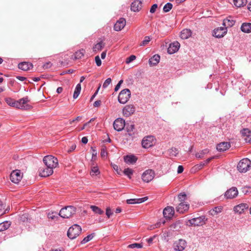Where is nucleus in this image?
Returning <instances> with one entry per match:
<instances>
[{
	"instance_id": "nucleus-50",
	"label": "nucleus",
	"mask_w": 251,
	"mask_h": 251,
	"mask_svg": "<svg viewBox=\"0 0 251 251\" xmlns=\"http://www.w3.org/2000/svg\"><path fill=\"white\" fill-rule=\"evenodd\" d=\"M16 101V100H14L13 99L10 98L6 99V103L11 106L15 107Z\"/></svg>"
},
{
	"instance_id": "nucleus-37",
	"label": "nucleus",
	"mask_w": 251,
	"mask_h": 251,
	"mask_svg": "<svg viewBox=\"0 0 251 251\" xmlns=\"http://www.w3.org/2000/svg\"><path fill=\"white\" fill-rule=\"evenodd\" d=\"M222 208L221 207H215L209 211V214L214 216L221 212Z\"/></svg>"
},
{
	"instance_id": "nucleus-12",
	"label": "nucleus",
	"mask_w": 251,
	"mask_h": 251,
	"mask_svg": "<svg viewBox=\"0 0 251 251\" xmlns=\"http://www.w3.org/2000/svg\"><path fill=\"white\" fill-rule=\"evenodd\" d=\"M227 32L226 27H220L213 30V35L216 38L223 37Z\"/></svg>"
},
{
	"instance_id": "nucleus-46",
	"label": "nucleus",
	"mask_w": 251,
	"mask_h": 251,
	"mask_svg": "<svg viewBox=\"0 0 251 251\" xmlns=\"http://www.w3.org/2000/svg\"><path fill=\"white\" fill-rule=\"evenodd\" d=\"M151 38L150 36H146L145 37L144 40L140 44V46H144L149 44V43L150 42Z\"/></svg>"
},
{
	"instance_id": "nucleus-45",
	"label": "nucleus",
	"mask_w": 251,
	"mask_h": 251,
	"mask_svg": "<svg viewBox=\"0 0 251 251\" xmlns=\"http://www.w3.org/2000/svg\"><path fill=\"white\" fill-rule=\"evenodd\" d=\"M173 7V5L171 3L168 2L163 7V10L164 12H169Z\"/></svg>"
},
{
	"instance_id": "nucleus-47",
	"label": "nucleus",
	"mask_w": 251,
	"mask_h": 251,
	"mask_svg": "<svg viewBox=\"0 0 251 251\" xmlns=\"http://www.w3.org/2000/svg\"><path fill=\"white\" fill-rule=\"evenodd\" d=\"M100 173L99 169L97 166L93 167L91 169V175L97 176Z\"/></svg>"
},
{
	"instance_id": "nucleus-58",
	"label": "nucleus",
	"mask_w": 251,
	"mask_h": 251,
	"mask_svg": "<svg viewBox=\"0 0 251 251\" xmlns=\"http://www.w3.org/2000/svg\"><path fill=\"white\" fill-rule=\"evenodd\" d=\"M123 80H121L119 81V82L118 83V84L116 85V86L115 87V89H114L115 91H117L119 89V88H120L121 85L123 83Z\"/></svg>"
},
{
	"instance_id": "nucleus-43",
	"label": "nucleus",
	"mask_w": 251,
	"mask_h": 251,
	"mask_svg": "<svg viewBox=\"0 0 251 251\" xmlns=\"http://www.w3.org/2000/svg\"><path fill=\"white\" fill-rule=\"evenodd\" d=\"M170 156H176L178 153V150L176 148H172L169 151Z\"/></svg>"
},
{
	"instance_id": "nucleus-7",
	"label": "nucleus",
	"mask_w": 251,
	"mask_h": 251,
	"mask_svg": "<svg viewBox=\"0 0 251 251\" xmlns=\"http://www.w3.org/2000/svg\"><path fill=\"white\" fill-rule=\"evenodd\" d=\"M204 220V216H200L197 218H193L188 220L187 225L189 226H201L205 224Z\"/></svg>"
},
{
	"instance_id": "nucleus-6",
	"label": "nucleus",
	"mask_w": 251,
	"mask_h": 251,
	"mask_svg": "<svg viewBox=\"0 0 251 251\" xmlns=\"http://www.w3.org/2000/svg\"><path fill=\"white\" fill-rule=\"evenodd\" d=\"M28 101L27 97L16 100L15 103V107L21 109H28L30 107V106L27 104Z\"/></svg>"
},
{
	"instance_id": "nucleus-64",
	"label": "nucleus",
	"mask_w": 251,
	"mask_h": 251,
	"mask_svg": "<svg viewBox=\"0 0 251 251\" xmlns=\"http://www.w3.org/2000/svg\"><path fill=\"white\" fill-rule=\"evenodd\" d=\"M81 142L83 144H86L88 142V139L86 137H83L81 139Z\"/></svg>"
},
{
	"instance_id": "nucleus-14",
	"label": "nucleus",
	"mask_w": 251,
	"mask_h": 251,
	"mask_svg": "<svg viewBox=\"0 0 251 251\" xmlns=\"http://www.w3.org/2000/svg\"><path fill=\"white\" fill-rule=\"evenodd\" d=\"M53 170L46 166V168L41 167L39 169V175L42 177H47L52 174Z\"/></svg>"
},
{
	"instance_id": "nucleus-55",
	"label": "nucleus",
	"mask_w": 251,
	"mask_h": 251,
	"mask_svg": "<svg viewBox=\"0 0 251 251\" xmlns=\"http://www.w3.org/2000/svg\"><path fill=\"white\" fill-rule=\"evenodd\" d=\"M112 214L113 212H112L111 209L109 207H107L106 209V215L107 218H109Z\"/></svg>"
},
{
	"instance_id": "nucleus-23",
	"label": "nucleus",
	"mask_w": 251,
	"mask_h": 251,
	"mask_svg": "<svg viewBox=\"0 0 251 251\" xmlns=\"http://www.w3.org/2000/svg\"><path fill=\"white\" fill-rule=\"evenodd\" d=\"M230 147V144L229 142H222L217 146V149L219 151H225Z\"/></svg>"
},
{
	"instance_id": "nucleus-48",
	"label": "nucleus",
	"mask_w": 251,
	"mask_h": 251,
	"mask_svg": "<svg viewBox=\"0 0 251 251\" xmlns=\"http://www.w3.org/2000/svg\"><path fill=\"white\" fill-rule=\"evenodd\" d=\"M58 214L55 212H49L48 214V217L51 220H54L58 217Z\"/></svg>"
},
{
	"instance_id": "nucleus-30",
	"label": "nucleus",
	"mask_w": 251,
	"mask_h": 251,
	"mask_svg": "<svg viewBox=\"0 0 251 251\" xmlns=\"http://www.w3.org/2000/svg\"><path fill=\"white\" fill-rule=\"evenodd\" d=\"M160 56L158 54H155L151 57L149 61V64L151 66L156 65L159 62Z\"/></svg>"
},
{
	"instance_id": "nucleus-8",
	"label": "nucleus",
	"mask_w": 251,
	"mask_h": 251,
	"mask_svg": "<svg viewBox=\"0 0 251 251\" xmlns=\"http://www.w3.org/2000/svg\"><path fill=\"white\" fill-rule=\"evenodd\" d=\"M155 138L153 136H148L145 137L142 141V145L144 148L148 149L152 146L154 144Z\"/></svg>"
},
{
	"instance_id": "nucleus-44",
	"label": "nucleus",
	"mask_w": 251,
	"mask_h": 251,
	"mask_svg": "<svg viewBox=\"0 0 251 251\" xmlns=\"http://www.w3.org/2000/svg\"><path fill=\"white\" fill-rule=\"evenodd\" d=\"M133 170L130 168H126L124 171V174L127 176L129 178H131V176L133 174Z\"/></svg>"
},
{
	"instance_id": "nucleus-15",
	"label": "nucleus",
	"mask_w": 251,
	"mask_h": 251,
	"mask_svg": "<svg viewBox=\"0 0 251 251\" xmlns=\"http://www.w3.org/2000/svg\"><path fill=\"white\" fill-rule=\"evenodd\" d=\"M180 48V44L177 41L174 42L170 44L168 48V53L172 54L178 51Z\"/></svg>"
},
{
	"instance_id": "nucleus-35",
	"label": "nucleus",
	"mask_w": 251,
	"mask_h": 251,
	"mask_svg": "<svg viewBox=\"0 0 251 251\" xmlns=\"http://www.w3.org/2000/svg\"><path fill=\"white\" fill-rule=\"evenodd\" d=\"M126 131L128 133V134L132 136L134 134V125L133 124L127 125L126 127Z\"/></svg>"
},
{
	"instance_id": "nucleus-13",
	"label": "nucleus",
	"mask_w": 251,
	"mask_h": 251,
	"mask_svg": "<svg viewBox=\"0 0 251 251\" xmlns=\"http://www.w3.org/2000/svg\"><path fill=\"white\" fill-rule=\"evenodd\" d=\"M238 194V191L236 187H233L227 190L225 194L227 199H233L236 197Z\"/></svg>"
},
{
	"instance_id": "nucleus-60",
	"label": "nucleus",
	"mask_w": 251,
	"mask_h": 251,
	"mask_svg": "<svg viewBox=\"0 0 251 251\" xmlns=\"http://www.w3.org/2000/svg\"><path fill=\"white\" fill-rule=\"evenodd\" d=\"M51 66V64L50 62H47L46 64H45L43 66V68L44 69H48L50 68Z\"/></svg>"
},
{
	"instance_id": "nucleus-3",
	"label": "nucleus",
	"mask_w": 251,
	"mask_h": 251,
	"mask_svg": "<svg viewBox=\"0 0 251 251\" xmlns=\"http://www.w3.org/2000/svg\"><path fill=\"white\" fill-rule=\"evenodd\" d=\"M81 232L80 226L75 224L69 228L67 231V236L70 239H74L80 234Z\"/></svg>"
},
{
	"instance_id": "nucleus-9",
	"label": "nucleus",
	"mask_w": 251,
	"mask_h": 251,
	"mask_svg": "<svg viewBox=\"0 0 251 251\" xmlns=\"http://www.w3.org/2000/svg\"><path fill=\"white\" fill-rule=\"evenodd\" d=\"M23 175L19 170L13 171L10 175V180L14 183L18 184L22 179Z\"/></svg>"
},
{
	"instance_id": "nucleus-5",
	"label": "nucleus",
	"mask_w": 251,
	"mask_h": 251,
	"mask_svg": "<svg viewBox=\"0 0 251 251\" xmlns=\"http://www.w3.org/2000/svg\"><path fill=\"white\" fill-rule=\"evenodd\" d=\"M131 95L130 91L128 89L122 90L119 94L118 100L120 103L125 104L129 100Z\"/></svg>"
},
{
	"instance_id": "nucleus-17",
	"label": "nucleus",
	"mask_w": 251,
	"mask_h": 251,
	"mask_svg": "<svg viewBox=\"0 0 251 251\" xmlns=\"http://www.w3.org/2000/svg\"><path fill=\"white\" fill-rule=\"evenodd\" d=\"M135 110V108L133 105H127L123 109V113L125 116L128 117L133 114Z\"/></svg>"
},
{
	"instance_id": "nucleus-11",
	"label": "nucleus",
	"mask_w": 251,
	"mask_h": 251,
	"mask_svg": "<svg viewBox=\"0 0 251 251\" xmlns=\"http://www.w3.org/2000/svg\"><path fill=\"white\" fill-rule=\"evenodd\" d=\"M154 177V173L152 170H147L145 171L142 176V178L144 182H149L151 181Z\"/></svg>"
},
{
	"instance_id": "nucleus-16",
	"label": "nucleus",
	"mask_w": 251,
	"mask_h": 251,
	"mask_svg": "<svg viewBox=\"0 0 251 251\" xmlns=\"http://www.w3.org/2000/svg\"><path fill=\"white\" fill-rule=\"evenodd\" d=\"M175 213V210L172 206H167L163 210V214L164 217L166 219H171L173 217Z\"/></svg>"
},
{
	"instance_id": "nucleus-57",
	"label": "nucleus",
	"mask_w": 251,
	"mask_h": 251,
	"mask_svg": "<svg viewBox=\"0 0 251 251\" xmlns=\"http://www.w3.org/2000/svg\"><path fill=\"white\" fill-rule=\"evenodd\" d=\"M157 7V5L156 4H153V5L151 6V9H150V12H151V13H154V12H155V11H156V9Z\"/></svg>"
},
{
	"instance_id": "nucleus-40",
	"label": "nucleus",
	"mask_w": 251,
	"mask_h": 251,
	"mask_svg": "<svg viewBox=\"0 0 251 251\" xmlns=\"http://www.w3.org/2000/svg\"><path fill=\"white\" fill-rule=\"evenodd\" d=\"M209 152L208 149L203 150L196 154V157L198 158H202L204 155L207 154Z\"/></svg>"
},
{
	"instance_id": "nucleus-49",
	"label": "nucleus",
	"mask_w": 251,
	"mask_h": 251,
	"mask_svg": "<svg viewBox=\"0 0 251 251\" xmlns=\"http://www.w3.org/2000/svg\"><path fill=\"white\" fill-rule=\"evenodd\" d=\"M143 246L141 244L139 243H134L130 244L128 246V248L130 249H134V248H141Z\"/></svg>"
},
{
	"instance_id": "nucleus-33",
	"label": "nucleus",
	"mask_w": 251,
	"mask_h": 251,
	"mask_svg": "<svg viewBox=\"0 0 251 251\" xmlns=\"http://www.w3.org/2000/svg\"><path fill=\"white\" fill-rule=\"evenodd\" d=\"M85 53V50L84 49H81L76 51L72 58L75 60L80 59L84 56Z\"/></svg>"
},
{
	"instance_id": "nucleus-21",
	"label": "nucleus",
	"mask_w": 251,
	"mask_h": 251,
	"mask_svg": "<svg viewBox=\"0 0 251 251\" xmlns=\"http://www.w3.org/2000/svg\"><path fill=\"white\" fill-rule=\"evenodd\" d=\"M186 246V242L184 240L180 239L175 246V251H183Z\"/></svg>"
},
{
	"instance_id": "nucleus-18",
	"label": "nucleus",
	"mask_w": 251,
	"mask_h": 251,
	"mask_svg": "<svg viewBox=\"0 0 251 251\" xmlns=\"http://www.w3.org/2000/svg\"><path fill=\"white\" fill-rule=\"evenodd\" d=\"M126 21L124 18H120L114 25V29L115 30L121 31L126 25Z\"/></svg>"
},
{
	"instance_id": "nucleus-36",
	"label": "nucleus",
	"mask_w": 251,
	"mask_h": 251,
	"mask_svg": "<svg viewBox=\"0 0 251 251\" xmlns=\"http://www.w3.org/2000/svg\"><path fill=\"white\" fill-rule=\"evenodd\" d=\"M10 226V223L8 221H5L0 223V231H2L8 229Z\"/></svg>"
},
{
	"instance_id": "nucleus-59",
	"label": "nucleus",
	"mask_w": 251,
	"mask_h": 251,
	"mask_svg": "<svg viewBox=\"0 0 251 251\" xmlns=\"http://www.w3.org/2000/svg\"><path fill=\"white\" fill-rule=\"evenodd\" d=\"M183 170H184V168L182 166H181V165L178 166V167L177 168V173L180 174V173H182L183 171Z\"/></svg>"
},
{
	"instance_id": "nucleus-25",
	"label": "nucleus",
	"mask_w": 251,
	"mask_h": 251,
	"mask_svg": "<svg viewBox=\"0 0 251 251\" xmlns=\"http://www.w3.org/2000/svg\"><path fill=\"white\" fill-rule=\"evenodd\" d=\"M18 67L20 69L23 71H28L33 67V65L30 63L24 62L19 63L18 64Z\"/></svg>"
},
{
	"instance_id": "nucleus-32",
	"label": "nucleus",
	"mask_w": 251,
	"mask_h": 251,
	"mask_svg": "<svg viewBox=\"0 0 251 251\" xmlns=\"http://www.w3.org/2000/svg\"><path fill=\"white\" fill-rule=\"evenodd\" d=\"M241 30L245 33H250L251 32V23H243L241 26Z\"/></svg>"
},
{
	"instance_id": "nucleus-56",
	"label": "nucleus",
	"mask_w": 251,
	"mask_h": 251,
	"mask_svg": "<svg viewBox=\"0 0 251 251\" xmlns=\"http://www.w3.org/2000/svg\"><path fill=\"white\" fill-rule=\"evenodd\" d=\"M107 152L106 148H102L101 150L100 155L102 157H105L106 156Z\"/></svg>"
},
{
	"instance_id": "nucleus-38",
	"label": "nucleus",
	"mask_w": 251,
	"mask_h": 251,
	"mask_svg": "<svg viewBox=\"0 0 251 251\" xmlns=\"http://www.w3.org/2000/svg\"><path fill=\"white\" fill-rule=\"evenodd\" d=\"M247 2V0H233L234 4L237 7L246 5Z\"/></svg>"
},
{
	"instance_id": "nucleus-53",
	"label": "nucleus",
	"mask_w": 251,
	"mask_h": 251,
	"mask_svg": "<svg viewBox=\"0 0 251 251\" xmlns=\"http://www.w3.org/2000/svg\"><path fill=\"white\" fill-rule=\"evenodd\" d=\"M111 79L110 78H107L103 84V87L105 88L111 83Z\"/></svg>"
},
{
	"instance_id": "nucleus-19",
	"label": "nucleus",
	"mask_w": 251,
	"mask_h": 251,
	"mask_svg": "<svg viewBox=\"0 0 251 251\" xmlns=\"http://www.w3.org/2000/svg\"><path fill=\"white\" fill-rule=\"evenodd\" d=\"M189 208V204L185 202H181L176 207L177 212L182 213L187 211Z\"/></svg>"
},
{
	"instance_id": "nucleus-34",
	"label": "nucleus",
	"mask_w": 251,
	"mask_h": 251,
	"mask_svg": "<svg viewBox=\"0 0 251 251\" xmlns=\"http://www.w3.org/2000/svg\"><path fill=\"white\" fill-rule=\"evenodd\" d=\"M104 46V43L103 41H101L94 46L93 48V51L94 52L100 51L103 48Z\"/></svg>"
},
{
	"instance_id": "nucleus-52",
	"label": "nucleus",
	"mask_w": 251,
	"mask_h": 251,
	"mask_svg": "<svg viewBox=\"0 0 251 251\" xmlns=\"http://www.w3.org/2000/svg\"><path fill=\"white\" fill-rule=\"evenodd\" d=\"M136 59V56L134 55H130L129 57L127 58L126 61V64H129Z\"/></svg>"
},
{
	"instance_id": "nucleus-24",
	"label": "nucleus",
	"mask_w": 251,
	"mask_h": 251,
	"mask_svg": "<svg viewBox=\"0 0 251 251\" xmlns=\"http://www.w3.org/2000/svg\"><path fill=\"white\" fill-rule=\"evenodd\" d=\"M248 208V205L246 203H241L239 205L235 206L234 207V211L238 213L239 214H242L243 213L244 210Z\"/></svg>"
},
{
	"instance_id": "nucleus-51",
	"label": "nucleus",
	"mask_w": 251,
	"mask_h": 251,
	"mask_svg": "<svg viewBox=\"0 0 251 251\" xmlns=\"http://www.w3.org/2000/svg\"><path fill=\"white\" fill-rule=\"evenodd\" d=\"M178 198L180 201H185L186 198V195L185 193H181L178 196Z\"/></svg>"
},
{
	"instance_id": "nucleus-27",
	"label": "nucleus",
	"mask_w": 251,
	"mask_h": 251,
	"mask_svg": "<svg viewBox=\"0 0 251 251\" xmlns=\"http://www.w3.org/2000/svg\"><path fill=\"white\" fill-rule=\"evenodd\" d=\"M235 24V21L233 20L232 18L229 17L226 19L223 20V25L226 28L228 27L232 26Z\"/></svg>"
},
{
	"instance_id": "nucleus-63",
	"label": "nucleus",
	"mask_w": 251,
	"mask_h": 251,
	"mask_svg": "<svg viewBox=\"0 0 251 251\" xmlns=\"http://www.w3.org/2000/svg\"><path fill=\"white\" fill-rule=\"evenodd\" d=\"M75 148H76L75 145V144L72 145L71 146L70 149L69 150L68 152H71V151H74L75 150Z\"/></svg>"
},
{
	"instance_id": "nucleus-1",
	"label": "nucleus",
	"mask_w": 251,
	"mask_h": 251,
	"mask_svg": "<svg viewBox=\"0 0 251 251\" xmlns=\"http://www.w3.org/2000/svg\"><path fill=\"white\" fill-rule=\"evenodd\" d=\"M76 208L73 206H67L62 208L58 215L63 218H69L75 214Z\"/></svg>"
},
{
	"instance_id": "nucleus-2",
	"label": "nucleus",
	"mask_w": 251,
	"mask_h": 251,
	"mask_svg": "<svg viewBox=\"0 0 251 251\" xmlns=\"http://www.w3.org/2000/svg\"><path fill=\"white\" fill-rule=\"evenodd\" d=\"M43 162L46 167L53 169L58 165V161L57 158L52 155H47L43 158Z\"/></svg>"
},
{
	"instance_id": "nucleus-41",
	"label": "nucleus",
	"mask_w": 251,
	"mask_h": 251,
	"mask_svg": "<svg viewBox=\"0 0 251 251\" xmlns=\"http://www.w3.org/2000/svg\"><path fill=\"white\" fill-rule=\"evenodd\" d=\"M90 208L92 210V211L96 213L99 214H102L103 213V211L99 207L95 206V205H91L90 206Z\"/></svg>"
},
{
	"instance_id": "nucleus-54",
	"label": "nucleus",
	"mask_w": 251,
	"mask_h": 251,
	"mask_svg": "<svg viewBox=\"0 0 251 251\" xmlns=\"http://www.w3.org/2000/svg\"><path fill=\"white\" fill-rule=\"evenodd\" d=\"M95 60L98 66H100L101 65V61L99 55L95 57Z\"/></svg>"
},
{
	"instance_id": "nucleus-62",
	"label": "nucleus",
	"mask_w": 251,
	"mask_h": 251,
	"mask_svg": "<svg viewBox=\"0 0 251 251\" xmlns=\"http://www.w3.org/2000/svg\"><path fill=\"white\" fill-rule=\"evenodd\" d=\"M91 149L93 151L92 152V157H96L97 154V152L96 150H95L93 147H91Z\"/></svg>"
},
{
	"instance_id": "nucleus-42",
	"label": "nucleus",
	"mask_w": 251,
	"mask_h": 251,
	"mask_svg": "<svg viewBox=\"0 0 251 251\" xmlns=\"http://www.w3.org/2000/svg\"><path fill=\"white\" fill-rule=\"evenodd\" d=\"M94 236V233H92L91 234H89L87 235L86 237H85L81 242V244H84L91 240H92Z\"/></svg>"
},
{
	"instance_id": "nucleus-61",
	"label": "nucleus",
	"mask_w": 251,
	"mask_h": 251,
	"mask_svg": "<svg viewBox=\"0 0 251 251\" xmlns=\"http://www.w3.org/2000/svg\"><path fill=\"white\" fill-rule=\"evenodd\" d=\"M101 104V101L100 100H96L94 102L93 105L95 107H98Z\"/></svg>"
},
{
	"instance_id": "nucleus-29",
	"label": "nucleus",
	"mask_w": 251,
	"mask_h": 251,
	"mask_svg": "<svg viewBox=\"0 0 251 251\" xmlns=\"http://www.w3.org/2000/svg\"><path fill=\"white\" fill-rule=\"evenodd\" d=\"M147 200V197H144L139 199H131L126 200L128 204L141 203Z\"/></svg>"
},
{
	"instance_id": "nucleus-22",
	"label": "nucleus",
	"mask_w": 251,
	"mask_h": 251,
	"mask_svg": "<svg viewBox=\"0 0 251 251\" xmlns=\"http://www.w3.org/2000/svg\"><path fill=\"white\" fill-rule=\"evenodd\" d=\"M142 8V1L135 0L131 4V10L134 12L139 11Z\"/></svg>"
},
{
	"instance_id": "nucleus-39",
	"label": "nucleus",
	"mask_w": 251,
	"mask_h": 251,
	"mask_svg": "<svg viewBox=\"0 0 251 251\" xmlns=\"http://www.w3.org/2000/svg\"><path fill=\"white\" fill-rule=\"evenodd\" d=\"M80 91H81V85L80 83H79V84H77L75 87V92H74V95H73L74 99H75L78 97V96L80 94Z\"/></svg>"
},
{
	"instance_id": "nucleus-10",
	"label": "nucleus",
	"mask_w": 251,
	"mask_h": 251,
	"mask_svg": "<svg viewBox=\"0 0 251 251\" xmlns=\"http://www.w3.org/2000/svg\"><path fill=\"white\" fill-rule=\"evenodd\" d=\"M126 126L125 121L121 118L116 119L113 123V127L117 131H122Z\"/></svg>"
},
{
	"instance_id": "nucleus-31",
	"label": "nucleus",
	"mask_w": 251,
	"mask_h": 251,
	"mask_svg": "<svg viewBox=\"0 0 251 251\" xmlns=\"http://www.w3.org/2000/svg\"><path fill=\"white\" fill-rule=\"evenodd\" d=\"M124 160L127 163L134 164L137 160V158L133 155H129L125 156Z\"/></svg>"
},
{
	"instance_id": "nucleus-28",
	"label": "nucleus",
	"mask_w": 251,
	"mask_h": 251,
	"mask_svg": "<svg viewBox=\"0 0 251 251\" xmlns=\"http://www.w3.org/2000/svg\"><path fill=\"white\" fill-rule=\"evenodd\" d=\"M192 35V31L189 29H184L182 30L180 34V37L182 39H187Z\"/></svg>"
},
{
	"instance_id": "nucleus-4",
	"label": "nucleus",
	"mask_w": 251,
	"mask_h": 251,
	"mask_svg": "<svg viewBox=\"0 0 251 251\" xmlns=\"http://www.w3.org/2000/svg\"><path fill=\"white\" fill-rule=\"evenodd\" d=\"M251 168V161L248 158H244L239 161L237 165L238 170L241 173H246Z\"/></svg>"
},
{
	"instance_id": "nucleus-20",
	"label": "nucleus",
	"mask_w": 251,
	"mask_h": 251,
	"mask_svg": "<svg viewBox=\"0 0 251 251\" xmlns=\"http://www.w3.org/2000/svg\"><path fill=\"white\" fill-rule=\"evenodd\" d=\"M242 135L245 137L246 142L251 143V132L248 128H244L240 131Z\"/></svg>"
},
{
	"instance_id": "nucleus-26",
	"label": "nucleus",
	"mask_w": 251,
	"mask_h": 251,
	"mask_svg": "<svg viewBox=\"0 0 251 251\" xmlns=\"http://www.w3.org/2000/svg\"><path fill=\"white\" fill-rule=\"evenodd\" d=\"M182 225V221L177 220L171 224L170 227L171 230L178 231L181 228Z\"/></svg>"
}]
</instances>
